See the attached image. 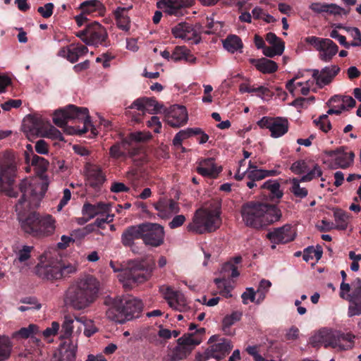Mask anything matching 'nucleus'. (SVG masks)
I'll use <instances>...</instances> for the list:
<instances>
[{
	"label": "nucleus",
	"mask_w": 361,
	"mask_h": 361,
	"mask_svg": "<svg viewBox=\"0 0 361 361\" xmlns=\"http://www.w3.org/2000/svg\"><path fill=\"white\" fill-rule=\"evenodd\" d=\"M48 189L46 180H23L19 184L21 197L16 204L18 219L21 226H54L51 214L40 215L35 211Z\"/></svg>",
	"instance_id": "nucleus-1"
},
{
	"label": "nucleus",
	"mask_w": 361,
	"mask_h": 361,
	"mask_svg": "<svg viewBox=\"0 0 361 361\" xmlns=\"http://www.w3.org/2000/svg\"><path fill=\"white\" fill-rule=\"evenodd\" d=\"M109 265L114 272H119L118 279L126 290L149 281L156 267L155 261L149 257L128 260L125 269L123 265L116 264L113 261Z\"/></svg>",
	"instance_id": "nucleus-2"
},
{
	"label": "nucleus",
	"mask_w": 361,
	"mask_h": 361,
	"mask_svg": "<svg viewBox=\"0 0 361 361\" xmlns=\"http://www.w3.org/2000/svg\"><path fill=\"white\" fill-rule=\"evenodd\" d=\"M99 283L95 278L87 276L73 283L66 290L63 301L66 306L80 311L91 306L96 300Z\"/></svg>",
	"instance_id": "nucleus-3"
},
{
	"label": "nucleus",
	"mask_w": 361,
	"mask_h": 361,
	"mask_svg": "<svg viewBox=\"0 0 361 361\" xmlns=\"http://www.w3.org/2000/svg\"><path fill=\"white\" fill-rule=\"evenodd\" d=\"M242 216L245 226H268L279 222L282 213L276 205L250 201L243 205Z\"/></svg>",
	"instance_id": "nucleus-4"
},
{
	"label": "nucleus",
	"mask_w": 361,
	"mask_h": 361,
	"mask_svg": "<svg viewBox=\"0 0 361 361\" xmlns=\"http://www.w3.org/2000/svg\"><path fill=\"white\" fill-rule=\"evenodd\" d=\"M78 270L76 264L65 263L56 255L45 252L35 267V274L39 278L49 281L59 280L68 277Z\"/></svg>",
	"instance_id": "nucleus-5"
},
{
	"label": "nucleus",
	"mask_w": 361,
	"mask_h": 361,
	"mask_svg": "<svg viewBox=\"0 0 361 361\" xmlns=\"http://www.w3.org/2000/svg\"><path fill=\"white\" fill-rule=\"evenodd\" d=\"M18 176V166L14 154L6 151L0 154V192L10 197H17L13 186Z\"/></svg>",
	"instance_id": "nucleus-6"
},
{
	"label": "nucleus",
	"mask_w": 361,
	"mask_h": 361,
	"mask_svg": "<svg viewBox=\"0 0 361 361\" xmlns=\"http://www.w3.org/2000/svg\"><path fill=\"white\" fill-rule=\"evenodd\" d=\"M75 120H78L83 123L82 128L79 130L80 134L87 133L88 126L91 123L88 109L70 104L64 109L56 110L53 117L54 123L59 128H64L69 121Z\"/></svg>",
	"instance_id": "nucleus-7"
},
{
	"label": "nucleus",
	"mask_w": 361,
	"mask_h": 361,
	"mask_svg": "<svg viewBox=\"0 0 361 361\" xmlns=\"http://www.w3.org/2000/svg\"><path fill=\"white\" fill-rule=\"evenodd\" d=\"M355 336L350 333L329 332L321 331L311 338V343L314 347L319 345L325 348L332 347L341 350H347L354 346Z\"/></svg>",
	"instance_id": "nucleus-8"
},
{
	"label": "nucleus",
	"mask_w": 361,
	"mask_h": 361,
	"mask_svg": "<svg viewBox=\"0 0 361 361\" xmlns=\"http://www.w3.org/2000/svg\"><path fill=\"white\" fill-rule=\"evenodd\" d=\"M111 204L98 202L95 204L85 203L82 207V216L78 219V223L83 224L94 217H97L94 224L88 226H102L106 223L109 224L114 220V214H110Z\"/></svg>",
	"instance_id": "nucleus-9"
},
{
	"label": "nucleus",
	"mask_w": 361,
	"mask_h": 361,
	"mask_svg": "<svg viewBox=\"0 0 361 361\" xmlns=\"http://www.w3.org/2000/svg\"><path fill=\"white\" fill-rule=\"evenodd\" d=\"M221 202L212 200L206 206L196 210L193 223L195 226H218L221 223Z\"/></svg>",
	"instance_id": "nucleus-10"
},
{
	"label": "nucleus",
	"mask_w": 361,
	"mask_h": 361,
	"mask_svg": "<svg viewBox=\"0 0 361 361\" xmlns=\"http://www.w3.org/2000/svg\"><path fill=\"white\" fill-rule=\"evenodd\" d=\"M209 343H214L212 344L203 354L198 355L196 357V361H207L212 357L217 360H221L228 355L233 348L231 341L224 338H219L216 336L210 337Z\"/></svg>",
	"instance_id": "nucleus-11"
},
{
	"label": "nucleus",
	"mask_w": 361,
	"mask_h": 361,
	"mask_svg": "<svg viewBox=\"0 0 361 361\" xmlns=\"http://www.w3.org/2000/svg\"><path fill=\"white\" fill-rule=\"evenodd\" d=\"M305 41L319 51V59L324 62H329L338 51L336 44L328 38L311 36L306 37Z\"/></svg>",
	"instance_id": "nucleus-12"
},
{
	"label": "nucleus",
	"mask_w": 361,
	"mask_h": 361,
	"mask_svg": "<svg viewBox=\"0 0 361 361\" xmlns=\"http://www.w3.org/2000/svg\"><path fill=\"white\" fill-rule=\"evenodd\" d=\"M201 25H196L195 27L192 24L186 22H182L177 24L172 28V34L176 38H180L186 41H192V43L197 44L201 41L200 33L211 34L210 31L201 30Z\"/></svg>",
	"instance_id": "nucleus-13"
},
{
	"label": "nucleus",
	"mask_w": 361,
	"mask_h": 361,
	"mask_svg": "<svg viewBox=\"0 0 361 361\" xmlns=\"http://www.w3.org/2000/svg\"><path fill=\"white\" fill-rule=\"evenodd\" d=\"M260 128L269 129L271 136L275 138L285 135L289 128L288 121L283 117L264 116L257 123Z\"/></svg>",
	"instance_id": "nucleus-14"
},
{
	"label": "nucleus",
	"mask_w": 361,
	"mask_h": 361,
	"mask_svg": "<svg viewBox=\"0 0 361 361\" xmlns=\"http://www.w3.org/2000/svg\"><path fill=\"white\" fill-rule=\"evenodd\" d=\"M87 45L105 47L109 45L106 30L96 21L87 24Z\"/></svg>",
	"instance_id": "nucleus-15"
},
{
	"label": "nucleus",
	"mask_w": 361,
	"mask_h": 361,
	"mask_svg": "<svg viewBox=\"0 0 361 361\" xmlns=\"http://www.w3.org/2000/svg\"><path fill=\"white\" fill-rule=\"evenodd\" d=\"M159 290L170 307L178 312L188 310L186 298L181 292L173 290L171 286H161Z\"/></svg>",
	"instance_id": "nucleus-16"
},
{
	"label": "nucleus",
	"mask_w": 361,
	"mask_h": 361,
	"mask_svg": "<svg viewBox=\"0 0 361 361\" xmlns=\"http://www.w3.org/2000/svg\"><path fill=\"white\" fill-rule=\"evenodd\" d=\"M345 147H341L336 150H325L324 154L333 158V162L331 163L332 169H346L353 162L355 154L353 152H345Z\"/></svg>",
	"instance_id": "nucleus-17"
},
{
	"label": "nucleus",
	"mask_w": 361,
	"mask_h": 361,
	"mask_svg": "<svg viewBox=\"0 0 361 361\" xmlns=\"http://www.w3.org/2000/svg\"><path fill=\"white\" fill-rule=\"evenodd\" d=\"M104 303L108 306L106 314L109 319L119 324L125 323L123 299L109 297L105 299Z\"/></svg>",
	"instance_id": "nucleus-18"
},
{
	"label": "nucleus",
	"mask_w": 361,
	"mask_h": 361,
	"mask_svg": "<svg viewBox=\"0 0 361 361\" xmlns=\"http://www.w3.org/2000/svg\"><path fill=\"white\" fill-rule=\"evenodd\" d=\"M351 286L352 292L348 294L349 302L348 316L349 317L361 315V279L356 278Z\"/></svg>",
	"instance_id": "nucleus-19"
},
{
	"label": "nucleus",
	"mask_w": 361,
	"mask_h": 361,
	"mask_svg": "<svg viewBox=\"0 0 361 361\" xmlns=\"http://www.w3.org/2000/svg\"><path fill=\"white\" fill-rule=\"evenodd\" d=\"M195 0H160L157 2L158 8H165L169 15L181 16L184 15V8H190L195 4Z\"/></svg>",
	"instance_id": "nucleus-20"
},
{
	"label": "nucleus",
	"mask_w": 361,
	"mask_h": 361,
	"mask_svg": "<svg viewBox=\"0 0 361 361\" xmlns=\"http://www.w3.org/2000/svg\"><path fill=\"white\" fill-rule=\"evenodd\" d=\"M166 121L173 128H180L186 124L188 117V111L184 106L173 105L167 111Z\"/></svg>",
	"instance_id": "nucleus-21"
},
{
	"label": "nucleus",
	"mask_w": 361,
	"mask_h": 361,
	"mask_svg": "<svg viewBox=\"0 0 361 361\" xmlns=\"http://www.w3.org/2000/svg\"><path fill=\"white\" fill-rule=\"evenodd\" d=\"M142 230L141 239L146 245L158 247L164 242V227H137Z\"/></svg>",
	"instance_id": "nucleus-22"
},
{
	"label": "nucleus",
	"mask_w": 361,
	"mask_h": 361,
	"mask_svg": "<svg viewBox=\"0 0 361 361\" xmlns=\"http://www.w3.org/2000/svg\"><path fill=\"white\" fill-rule=\"evenodd\" d=\"M295 232L290 227H277L267 234V238L271 243V249H275L276 245L280 243H286L294 240Z\"/></svg>",
	"instance_id": "nucleus-23"
},
{
	"label": "nucleus",
	"mask_w": 361,
	"mask_h": 361,
	"mask_svg": "<svg viewBox=\"0 0 361 361\" xmlns=\"http://www.w3.org/2000/svg\"><path fill=\"white\" fill-rule=\"evenodd\" d=\"M154 207L159 216L163 219H169L180 211L178 203L173 199L160 200Z\"/></svg>",
	"instance_id": "nucleus-24"
},
{
	"label": "nucleus",
	"mask_w": 361,
	"mask_h": 361,
	"mask_svg": "<svg viewBox=\"0 0 361 361\" xmlns=\"http://www.w3.org/2000/svg\"><path fill=\"white\" fill-rule=\"evenodd\" d=\"M340 68L334 65L326 66L319 72L318 70H314L312 77L316 80L317 85L319 87L329 85L334 78L340 72Z\"/></svg>",
	"instance_id": "nucleus-25"
},
{
	"label": "nucleus",
	"mask_w": 361,
	"mask_h": 361,
	"mask_svg": "<svg viewBox=\"0 0 361 361\" xmlns=\"http://www.w3.org/2000/svg\"><path fill=\"white\" fill-rule=\"evenodd\" d=\"M77 349V342L71 341L68 344L64 342L54 354L51 361H75Z\"/></svg>",
	"instance_id": "nucleus-26"
},
{
	"label": "nucleus",
	"mask_w": 361,
	"mask_h": 361,
	"mask_svg": "<svg viewBox=\"0 0 361 361\" xmlns=\"http://www.w3.org/2000/svg\"><path fill=\"white\" fill-rule=\"evenodd\" d=\"M123 307L125 312V322L140 317L142 311L143 304L142 301L135 298L123 299Z\"/></svg>",
	"instance_id": "nucleus-27"
},
{
	"label": "nucleus",
	"mask_w": 361,
	"mask_h": 361,
	"mask_svg": "<svg viewBox=\"0 0 361 361\" xmlns=\"http://www.w3.org/2000/svg\"><path fill=\"white\" fill-rule=\"evenodd\" d=\"M280 187L281 185L277 180H268L260 186V189L263 190L262 195L264 197L272 202H279L283 195Z\"/></svg>",
	"instance_id": "nucleus-28"
},
{
	"label": "nucleus",
	"mask_w": 361,
	"mask_h": 361,
	"mask_svg": "<svg viewBox=\"0 0 361 361\" xmlns=\"http://www.w3.org/2000/svg\"><path fill=\"white\" fill-rule=\"evenodd\" d=\"M222 167L215 164L214 159L207 158L201 161L197 167V172L204 176L216 178L221 172Z\"/></svg>",
	"instance_id": "nucleus-29"
},
{
	"label": "nucleus",
	"mask_w": 361,
	"mask_h": 361,
	"mask_svg": "<svg viewBox=\"0 0 361 361\" xmlns=\"http://www.w3.org/2000/svg\"><path fill=\"white\" fill-rule=\"evenodd\" d=\"M44 122L42 117L28 115L24 120L23 128L25 132L32 135H39L42 133Z\"/></svg>",
	"instance_id": "nucleus-30"
},
{
	"label": "nucleus",
	"mask_w": 361,
	"mask_h": 361,
	"mask_svg": "<svg viewBox=\"0 0 361 361\" xmlns=\"http://www.w3.org/2000/svg\"><path fill=\"white\" fill-rule=\"evenodd\" d=\"M87 181L90 187L99 190L106 181V176L98 166L90 167L87 171Z\"/></svg>",
	"instance_id": "nucleus-31"
},
{
	"label": "nucleus",
	"mask_w": 361,
	"mask_h": 361,
	"mask_svg": "<svg viewBox=\"0 0 361 361\" xmlns=\"http://www.w3.org/2000/svg\"><path fill=\"white\" fill-rule=\"evenodd\" d=\"M310 8L317 13H326L328 15L340 16L344 13V9L335 4L312 3Z\"/></svg>",
	"instance_id": "nucleus-32"
},
{
	"label": "nucleus",
	"mask_w": 361,
	"mask_h": 361,
	"mask_svg": "<svg viewBox=\"0 0 361 361\" xmlns=\"http://www.w3.org/2000/svg\"><path fill=\"white\" fill-rule=\"evenodd\" d=\"M249 62L250 64L255 66V68L262 73H274L278 70L277 63L267 58L261 59H250Z\"/></svg>",
	"instance_id": "nucleus-33"
},
{
	"label": "nucleus",
	"mask_w": 361,
	"mask_h": 361,
	"mask_svg": "<svg viewBox=\"0 0 361 361\" xmlns=\"http://www.w3.org/2000/svg\"><path fill=\"white\" fill-rule=\"evenodd\" d=\"M130 143L123 140L121 142H116L109 149V155L114 159L126 158L127 156H132L133 153L130 151Z\"/></svg>",
	"instance_id": "nucleus-34"
},
{
	"label": "nucleus",
	"mask_w": 361,
	"mask_h": 361,
	"mask_svg": "<svg viewBox=\"0 0 361 361\" xmlns=\"http://www.w3.org/2000/svg\"><path fill=\"white\" fill-rule=\"evenodd\" d=\"M142 230L137 227H129L126 229L121 235V242L126 247H130L132 251H136L133 248L134 241L137 239L141 238Z\"/></svg>",
	"instance_id": "nucleus-35"
},
{
	"label": "nucleus",
	"mask_w": 361,
	"mask_h": 361,
	"mask_svg": "<svg viewBox=\"0 0 361 361\" xmlns=\"http://www.w3.org/2000/svg\"><path fill=\"white\" fill-rule=\"evenodd\" d=\"M130 8L118 7L114 12L118 27L123 31H128L130 28V18L127 15Z\"/></svg>",
	"instance_id": "nucleus-36"
},
{
	"label": "nucleus",
	"mask_w": 361,
	"mask_h": 361,
	"mask_svg": "<svg viewBox=\"0 0 361 361\" xmlns=\"http://www.w3.org/2000/svg\"><path fill=\"white\" fill-rule=\"evenodd\" d=\"M75 319L76 322L80 324L75 332L77 336L81 333L82 326L84 327V335L86 337H90L98 331V329L92 320L88 319L85 317H75Z\"/></svg>",
	"instance_id": "nucleus-37"
},
{
	"label": "nucleus",
	"mask_w": 361,
	"mask_h": 361,
	"mask_svg": "<svg viewBox=\"0 0 361 361\" xmlns=\"http://www.w3.org/2000/svg\"><path fill=\"white\" fill-rule=\"evenodd\" d=\"M26 161L30 163L31 165L35 167L36 173L39 176H42L48 169L49 161L37 154H32L31 158L27 156Z\"/></svg>",
	"instance_id": "nucleus-38"
},
{
	"label": "nucleus",
	"mask_w": 361,
	"mask_h": 361,
	"mask_svg": "<svg viewBox=\"0 0 361 361\" xmlns=\"http://www.w3.org/2000/svg\"><path fill=\"white\" fill-rule=\"evenodd\" d=\"M24 233L37 239H42L52 235L55 227H22Z\"/></svg>",
	"instance_id": "nucleus-39"
},
{
	"label": "nucleus",
	"mask_w": 361,
	"mask_h": 361,
	"mask_svg": "<svg viewBox=\"0 0 361 361\" xmlns=\"http://www.w3.org/2000/svg\"><path fill=\"white\" fill-rule=\"evenodd\" d=\"M223 46L229 52L234 53L237 51L242 52L243 44L240 37L230 35L223 41Z\"/></svg>",
	"instance_id": "nucleus-40"
},
{
	"label": "nucleus",
	"mask_w": 361,
	"mask_h": 361,
	"mask_svg": "<svg viewBox=\"0 0 361 361\" xmlns=\"http://www.w3.org/2000/svg\"><path fill=\"white\" fill-rule=\"evenodd\" d=\"M12 343L8 336H0V361L7 360L11 353Z\"/></svg>",
	"instance_id": "nucleus-41"
},
{
	"label": "nucleus",
	"mask_w": 361,
	"mask_h": 361,
	"mask_svg": "<svg viewBox=\"0 0 361 361\" xmlns=\"http://www.w3.org/2000/svg\"><path fill=\"white\" fill-rule=\"evenodd\" d=\"M242 313L238 311L224 317L222 321V329L226 334H231L230 327L241 319Z\"/></svg>",
	"instance_id": "nucleus-42"
},
{
	"label": "nucleus",
	"mask_w": 361,
	"mask_h": 361,
	"mask_svg": "<svg viewBox=\"0 0 361 361\" xmlns=\"http://www.w3.org/2000/svg\"><path fill=\"white\" fill-rule=\"evenodd\" d=\"M216 284L220 294L224 295L226 298L231 296V291L233 289L231 281L225 278H217L214 280Z\"/></svg>",
	"instance_id": "nucleus-43"
},
{
	"label": "nucleus",
	"mask_w": 361,
	"mask_h": 361,
	"mask_svg": "<svg viewBox=\"0 0 361 361\" xmlns=\"http://www.w3.org/2000/svg\"><path fill=\"white\" fill-rule=\"evenodd\" d=\"M248 179H253L255 181L261 180L267 177L275 176L276 171L274 170L253 169L246 171Z\"/></svg>",
	"instance_id": "nucleus-44"
},
{
	"label": "nucleus",
	"mask_w": 361,
	"mask_h": 361,
	"mask_svg": "<svg viewBox=\"0 0 361 361\" xmlns=\"http://www.w3.org/2000/svg\"><path fill=\"white\" fill-rule=\"evenodd\" d=\"M74 319L71 315H65L61 326V338H69L72 336Z\"/></svg>",
	"instance_id": "nucleus-45"
},
{
	"label": "nucleus",
	"mask_w": 361,
	"mask_h": 361,
	"mask_svg": "<svg viewBox=\"0 0 361 361\" xmlns=\"http://www.w3.org/2000/svg\"><path fill=\"white\" fill-rule=\"evenodd\" d=\"M190 349L183 345L178 344L174 348L170 355V361H179L185 359L190 353Z\"/></svg>",
	"instance_id": "nucleus-46"
},
{
	"label": "nucleus",
	"mask_w": 361,
	"mask_h": 361,
	"mask_svg": "<svg viewBox=\"0 0 361 361\" xmlns=\"http://www.w3.org/2000/svg\"><path fill=\"white\" fill-rule=\"evenodd\" d=\"M322 253L323 251L321 247L314 248L313 246H309L304 250L302 258L307 262L313 259L318 261L322 258Z\"/></svg>",
	"instance_id": "nucleus-47"
},
{
	"label": "nucleus",
	"mask_w": 361,
	"mask_h": 361,
	"mask_svg": "<svg viewBox=\"0 0 361 361\" xmlns=\"http://www.w3.org/2000/svg\"><path fill=\"white\" fill-rule=\"evenodd\" d=\"M39 331V327L33 324H30L27 327H23L18 331H15L13 334V337L19 336L23 338H27L32 337L37 334Z\"/></svg>",
	"instance_id": "nucleus-48"
},
{
	"label": "nucleus",
	"mask_w": 361,
	"mask_h": 361,
	"mask_svg": "<svg viewBox=\"0 0 361 361\" xmlns=\"http://www.w3.org/2000/svg\"><path fill=\"white\" fill-rule=\"evenodd\" d=\"M92 233L97 234L98 233V230L94 229L93 228H90V227H80L73 231L71 233V235L73 238L74 242H78Z\"/></svg>",
	"instance_id": "nucleus-49"
},
{
	"label": "nucleus",
	"mask_w": 361,
	"mask_h": 361,
	"mask_svg": "<svg viewBox=\"0 0 361 361\" xmlns=\"http://www.w3.org/2000/svg\"><path fill=\"white\" fill-rule=\"evenodd\" d=\"M333 102H338L341 105L345 104V110L347 108H353L356 104L355 100L350 96L335 95L329 99L330 104Z\"/></svg>",
	"instance_id": "nucleus-50"
},
{
	"label": "nucleus",
	"mask_w": 361,
	"mask_h": 361,
	"mask_svg": "<svg viewBox=\"0 0 361 361\" xmlns=\"http://www.w3.org/2000/svg\"><path fill=\"white\" fill-rule=\"evenodd\" d=\"M100 6L102 4L97 0L85 1L80 5V9L85 14H90L97 11Z\"/></svg>",
	"instance_id": "nucleus-51"
},
{
	"label": "nucleus",
	"mask_w": 361,
	"mask_h": 361,
	"mask_svg": "<svg viewBox=\"0 0 361 361\" xmlns=\"http://www.w3.org/2000/svg\"><path fill=\"white\" fill-rule=\"evenodd\" d=\"M162 104H159L154 98L145 97L144 111H147L150 114H157L161 111Z\"/></svg>",
	"instance_id": "nucleus-52"
},
{
	"label": "nucleus",
	"mask_w": 361,
	"mask_h": 361,
	"mask_svg": "<svg viewBox=\"0 0 361 361\" xmlns=\"http://www.w3.org/2000/svg\"><path fill=\"white\" fill-rule=\"evenodd\" d=\"M32 246L23 245L20 250L17 252V257L14 260V263H24L31 257V251L32 250Z\"/></svg>",
	"instance_id": "nucleus-53"
},
{
	"label": "nucleus",
	"mask_w": 361,
	"mask_h": 361,
	"mask_svg": "<svg viewBox=\"0 0 361 361\" xmlns=\"http://www.w3.org/2000/svg\"><path fill=\"white\" fill-rule=\"evenodd\" d=\"M285 49L284 43H278L276 45H272L271 47H265L263 49V54L269 58H272L276 55H281Z\"/></svg>",
	"instance_id": "nucleus-54"
},
{
	"label": "nucleus",
	"mask_w": 361,
	"mask_h": 361,
	"mask_svg": "<svg viewBox=\"0 0 361 361\" xmlns=\"http://www.w3.org/2000/svg\"><path fill=\"white\" fill-rule=\"evenodd\" d=\"M271 286V283L269 280L262 279L260 281L259 287L256 291L257 295H258V298L256 301L257 303H260L264 300Z\"/></svg>",
	"instance_id": "nucleus-55"
},
{
	"label": "nucleus",
	"mask_w": 361,
	"mask_h": 361,
	"mask_svg": "<svg viewBox=\"0 0 361 361\" xmlns=\"http://www.w3.org/2000/svg\"><path fill=\"white\" fill-rule=\"evenodd\" d=\"M178 343L189 348L191 352L195 345L200 343V341L198 338H194L192 334H188L179 338L178 339Z\"/></svg>",
	"instance_id": "nucleus-56"
},
{
	"label": "nucleus",
	"mask_w": 361,
	"mask_h": 361,
	"mask_svg": "<svg viewBox=\"0 0 361 361\" xmlns=\"http://www.w3.org/2000/svg\"><path fill=\"white\" fill-rule=\"evenodd\" d=\"M300 182H301L300 180L296 178H293L290 191L295 197L304 198L307 195L308 191L305 188H301L300 186Z\"/></svg>",
	"instance_id": "nucleus-57"
},
{
	"label": "nucleus",
	"mask_w": 361,
	"mask_h": 361,
	"mask_svg": "<svg viewBox=\"0 0 361 361\" xmlns=\"http://www.w3.org/2000/svg\"><path fill=\"white\" fill-rule=\"evenodd\" d=\"M73 48V44H71L67 48H62L59 51V56L65 57L67 59L68 61H69L71 63H75L78 61L79 56L77 55V53Z\"/></svg>",
	"instance_id": "nucleus-58"
},
{
	"label": "nucleus",
	"mask_w": 361,
	"mask_h": 361,
	"mask_svg": "<svg viewBox=\"0 0 361 361\" xmlns=\"http://www.w3.org/2000/svg\"><path fill=\"white\" fill-rule=\"evenodd\" d=\"M334 216L337 224H345V226L350 223V219L351 218V216L348 212L341 209H334Z\"/></svg>",
	"instance_id": "nucleus-59"
},
{
	"label": "nucleus",
	"mask_w": 361,
	"mask_h": 361,
	"mask_svg": "<svg viewBox=\"0 0 361 361\" xmlns=\"http://www.w3.org/2000/svg\"><path fill=\"white\" fill-rule=\"evenodd\" d=\"M314 123L317 127L324 133H327L331 128V124L326 114L320 116L317 120L314 121Z\"/></svg>",
	"instance_id": "nucleus-60"
},
{
	"label": "nucleus",
	"mask_w": 361,
	"mask_h": 361,
	"mask_svg": "<svg viewBox=\"0 0 361 361\" xmlns=\"http://www.w3.org/2000/svg\"><path fill=\"white\" fill-rule=\"evenodd\" d=\"M308 166L305 160L295 161L290 166V170L295 174H302L308 171Z\"/></svg>",
	"instance_id": "nucleus-61"
},
{
	"label": "nucleus",
	"mask_w": 361,
	"mask_h": 361,
	"mask_svg": "<svg viewBox=\"0 0 361 361\" xmlns=\"http://www.w3.org/2000/svg\"><path fill=\"white\" fill-rule=\"evenodd\" d=\"M322 175V171L318 164H315L314 168L307 172V174L304 175L301 178V182H308L312 180L315 177H320Z\"/></svg>",
	"instance_id": "nucleus-62"
},
{
	"label": "nucleus",
	"mask_w": 361,
	"mask_h": 361,
	"mask_svg": "<svg viewBox=\"0 0 361 361\" xmlns=\"http://www.w3.org/2000/svg\"><path fill=\"white\" fill-rule=\"evenodd\" d=\"M188 49L185 47L177 46L171 54V60L175 62L185 60Z\"/></svg>",
	"instance_id": "nucleus-63"
},
{
	"label": "nucleus",
	"mask_w": 361,
	"mask_h": 361,
	"mask_svg": "<svg viewBox=\"0 0 361 361\" xmlns=\"http://www.w3.org/2000/svg\"><path fill=\"white\" fill-rule=\"evenodd\" d=\"M54 6L52 3H47L44 6H39L37 12L44 18H49L53 14Z\"/></svg>",
	"instance_id": "nucleus-64"
}]
</instances>
